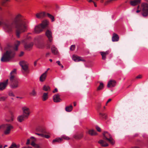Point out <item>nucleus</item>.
<instances>
[{
  "label": "nucleus",
  "mask_w": 148,
  "mask_h": 148,
  "mask_svg": "<svg viewBox=\"0 0 148 148\" xmlns=\"http://www.w3.org/2000/svg\"><path fill=\"white\" fill-rule=\"evenodd\" d=\"M61 138H62V139H63L66 140H69V137L65 136H62Z\"/></svg>",
  "instance_id": "nucleus-41"
},
{
  "label": "nucleus",
  "mask_w": 148,
  "mask_h": 148,
  "mask_svg": "<svg viewBox=\"0 0 148 148\" xmlns=\"http://www.w3.org/2000/svg\"><path fill=\"white\" fill-rule=\"evenodd\" d=\"M14 145L15 146H14V147H16V148H19L20 147V145H16V144H15L14 143Z\"/></svg>",
  "instance_id": "nucleus-51"
},
{
  "label": "nucleus",
  "mask_w": 148,
  "mask_h": 148,
  "mask_svg": "<svg viewBox=\"0 0 148 148\" xmlns=\"http://www.w3.org/2000/svg\"><path fill=\"white\" fill-rule=\"evenodd\" d=\"M50 87L49 86L46 85L44 86L43 88V90L45 91H47L48 90H50Z\"/></svg>",
  "instance_id": "nucleus-34"
},
{
  "label": "nucleus",
  "mask_w": 148,
  "mask_h": 148,
  "mask_svg": "<svg viewBox=\"0 0 148 148\" xmlns=\"http://www.w3.org/2000/svg\"><path fill=\"white\" fill-rule=\"evenodd\" d=\"M56 63H57V64L60 66L61 65V64H60V62L59 61H57Z\"/></svg>",
  "instance_id": "nucleus-54"
},
{
  "label": "nucleus",
  "mask_w": 148,
  "mask_h": 148,
  "mask_svg": "<svg viewBox=\"0 0 148 148\" xmlns=\"http://www.w3.org/2000/svg\"><path fill=\"white\" fill-rule=\"evenodd\" d=\"M75 45H72L71 46L70 48V50L72 51H73L75 49Z\"/></svg>",
  "instance_id": "nucleus-42"
},
{
  "label": "nucleus",
  "mask_w": 148,
  "mask_h": 148,
  "mask_svg": "<svg viewBox=\"0 0 148 148\" xmlns=\"http://www.w3.org/2000/svg\"><path fill=\"white\" fill-rule=\"evenodd\" d=\"M6 22V21H0V26L1 25H2L4 29L7 32V30L5 28V24H4V23Z\"/></svg>",
  "instance_id": "nucleus-38"
},
{
  "label": "nucleus",
  "mask_w": 148,
  "mask_h": 148,
  "mask_svg": "<svg viewBox=\"0 0 148 148\" xmlns=\"http://www.w3.org/2000/svg\"><path fill=\"white\" fill-rule=\"evenodd\" d=\"M35 134L38 136H41L42 137H43L44 134H42L41 133H36Z\"/></svg>",
  "instance_id": "nucleus-44"
},
{
  "label": "nucleus",
  "mask_w": 148,
  "mask_h": 148,
  "mask_svg": "<svg viewBox=\"0 0 148 148\" xmlns=\"http://www.w3.org/2000/svg\"><path fill=\"white\" fill-rule=\"evenodd\" d=\"M36 131L37 132L41 133L42 134L46 133L45 128L42 126H38L36 128Z\"/></svg>",
  "instance_id": "nucleus-11"
},
{
  "label": "nucleus",
  "mask_w": 148,
  "mask_h": 148,
  "mask_svg": "<svg viewBox=\"0 0 148 148\" xmlns=\"http://www.w3.org/2000/svg\"><path fill=\"white\" fill-rule=\"evenodd\" d=\"M83 136V135L82 134H75L73 135V137L74 138L76 139H79L82 138Z\"/></svg>",
  "instance_id": "nucleus-27"
},
{
  "label": "nucleus",
  "mask_w": 148,
  "mask_h": 148,
  "mask_svg": "<svg viewBox=\"0 0 148 148\" xmlns=\"http://www.w3.org/2000/svg\"><path fill=\"white\" fill-rule=\"evenodd\" d=\"M116 84V82L114 80H111L107 84L108 88H111L114 87Z\"/></svg>",
  "instance_id": "nucleus-15"
},
{
  "label": "nucleus",
  "mask_w": 148,
  "mask_h": 148,
  "mask_svg": "<svg viewBox=\"0 0 148 148\" xmlns=\"http://www.w3.org/2000/svg\"><path fill=\"white\" fill-rule=\"evenodd\" d=\"M73 108V106L72 105L70 106H66L65 108V110L67 112H70L72 111Z\"/></svg>",
  "instance_id": "nucleus-24"
},
{
  "label": "nucleus",
  "mask_w": 148,
  "mask_h": 148,
  "mask_svg": "<svg viewBox=\"0 0 148 148\" xmlns=\"http://www.w3.org/2000/svg\"><path fill=\"white\" fill-rule=\"evenodd\" d=\"M38 59L36 60L34 62V66H36V64H37V61H38Z\"/></svg>",
  "instance_id": "nucleus-55"
},
{
  "label": "nucleus",
  "mask_w": 148,
  "mask_h": 148,
  "mask_svg": "<svg viewBox=\"0 0 148 148\" xmlns=\"http://www.w3.org/2000/svg\"><path fill=\"white\" fill-rule=\"evenodd\" d=\"M16 69H14L10 73V77L13 76L14 77H16L14 75L16 73Z\"/></svg>",
  "instance_id": "nucleus-35"
},
{
  "label": "nucleus",
  "mask_w": 148,
  "mask_h": 148,
  "mask_svg": "<svg viewBox=\"0 0 148 148\" xmlns=\"http://www.w3.org/2000/svg\"><path fill=\"white\" fill-rule=\"evenodd\" d=\"M140 10H138L136 11V12L137 13H138L140 12Z\"/></svg>",
  "instance_id": "nucleus-62"
},
{
  "label": "nucleus",
  "mask_w": 148,
  "mask_h": 148,
  "mask_svg": "<svg viewBox=\"0 0 148 148\" xmlns=\"http://www.w3.org/2000/svg\"><path fill=\"white\" fill-rule=\"evenodd\" d=\"M24 53V52H23V51L21 52L20 54L19 55V56H23V55Z\"/></svg>",
  "instance_id": "nucleus-53"
},
{
  "label": "nucleus",
  "mask_w": 148,
  "mask_h": 148,
  "mask_svg": "<svg viewBox=\"0 0 148 148\" xmlns=\"http://www.w3.org/2000/svg\"><path fill=\"white\" fill-rule=\"evenodd\" d=\"M99 83L100 85L97 88V91L102 90L104 87V84L102 82H99Z\"/></svg>",
  "instance_id": "nucleus-29"
},
{
  "label": "nucleus",
  "mask_w": 148,
  "mask_h": 148,
  "mask_svg": "<svg viewBox=\"0 0 148 148\" xmlns=\"http://www.w3.org/2000/svg\"><path fill=\"white\" fill-rule=\"evenodd\" d=\"M96 129L99 132H100L101 131V129L98 126H96Z\"/></svg>",
  "instance_id": "nucleus-47"
},
{
  "label": "nucleus",
  "mask_w": 148,
  "mask_h": 148,
  "mask_svg": "<svg viewBox=\"0 0 148 148\" xmlns=\"http://www.w3.org/2000/svg\"><path fill=\"white\" fill-rule=\"evenodd\" d=\"M30 138L32 140H34L33 141H34L36 140V139L35 138L33 137V136H32L31 138Z\"/></svg>",
  "instance_id": "nucleus-56"
},
{
  "label": "nucleus",
  "mask_w": 148,
  "mask_h": 148,
  "mask_svg": "<svg viewBox=\"0 0 148 148\" xmlns=\"http://www.w3.org/2000/svg\"><path fill=\"white\" fill-rule=\"evenodd\" d=\"M58 92V89L57 88L55 89L53 91V92L54 93L57 92Z\"/></svg>",
  "instance_id": "nucleus-57"
},
{
  "label": "nucleus",
  "mask_w": 148,
  "mask_h": 148,
  "mask_svg": "<svg viewBox=\"0 0 148 148\" xmlns=\"http://www.w3.org/2000/svg\"><path fill=\"white\" fill-rule=\"evenodd\" d=\"M101 104L100 103H98L97 104V110L99 111L100 109L101 108Z\"/></svg>",
  "instance_id": "nucleus-40"
},
{
  "label": "nucleus",
  "mask_w": 148,
  "mask_h": 148,
  "mask_svg": "<svg viewBox=\"0 0 148 148\" xmlns=\"http://www.w3.org/2000/svg\"><path fill=\"white\" fill-rule=\"evenodd\" d=\"M50 54V53L49 52L47 53L46 54V57H48Z\"/></svg>",
  "instance_id": "nucleus-59"
},
{
  "label": "nucleus",
  "mask_w": 148,
  "mask_h": 148,
  "mask_svg": "<svg viewBox=\"0 0 148 148\" xmlns=\"http://www.w3.org/2000/svg\"><path fill=\"white\" fill-rule=\"evenodd\" d=\"M141 0H134L130 1V4L132 6H135L140 3Z\"/></svg>",
  "instance_id": "nucleus-16"
},
{
  "label": "nucleus",
  "mask_w": 148,
  "mask_h": 148,
  "mask_svg": "<svg viewBox=\"0 0 148 148\" xmlns=\"http://www.w3.org/2000/svg\"><path fill=\"white\" fill-rule=\"evenodd\" d=\"M60 95L59 94H57L53 96V100L54 102H60L61 100V99L60 97Z\"/></svg>",
  "instance_id": "nucleus-14"
},
{
  "label": "nucleus",
  "mask_w": 148,
  "mask_h": 148,
  "mask_svg": "<svg viewBox=\"0 0 148 148\" xmlns=\"http://www.w3.org/2000/svg\"><path fill=\"white\" fill-rule=\"evenodd\" d=\"M92 2L94 3V6L95 7H97V5L96 4V3H95V2H94V1H92Z\"/></svg>",
  "instance_id": "nucleus-61"
},
{
  "label": "nucleus",
  "mask_w": 148,
  "mask_h": 148,
  "mask_svg": "<svg viewBox=\"0 0 148 148\" xmlns=\"http://www.w3.org/2000/svg\"><path fill=\"white\" fill-rule=\"evenodd\" d=\"M141 9L142 11L143 15L144 16H147L148 15V4L146 3H142Z\"/></svg>",
  "instance_id": "nucleus-7"
},
{
  "label": "nucleus",
  "mask_w": 148,
  "mask_h": 148,
  "mask_svg": "<svg viewBox=\"0 0 148 148\" xmlns=\"http://www.w3.org/2000/svg\"><path fill=\"white\" fill-rule=\"evenodd\" d=\"M88 133L91 136H95L97 134V133L93 130H89L88 131Z\"/></svg>",
  "instance_id": "nucleus-30"
},
{
  "label": "nucleus",
  "mask_w": 148,
  "mask_h": 148,
  "mask_svg": "<svg viewBox=\"0 0 148 148\" xmlns=\"http://www.w3.org/2000/svg\"><path fill=\"white\" fill-rule=\"evenodd\" d=\"M30 95L33 96H35L36 95V92L34 89H33L29 93Z\"/></svg>",
  "instance_id": "nucleus-36"
},
{
  "label": "nucleus",
  "mask_w": 148,
  "mask_h": 148,
  "mask_svg": "<svg viewBox=\"0 0 148 148\" xmlns=\"http://www.w3.org/2000/svg\"><path fill=\"white\" fill-rule=\"evenodd\" d=\"M14 119V116L13 114H11V116H9L8 119H6V121L9 122H12Z\"/></svg>",
  "instance_id": "nucleus-31"
},
{
  "label": "nucleus",
  "mask_w": 148,
  "mask_h": 148,
  "mask_svg": "<svg viewBox=\"0 0 148 148\" xmlns=\"http://www.w3.org/2000/svg\"><path fill=\"white\" fill-rule=\"evenodd\" d=\"M20 64L22 67V72L24 73H28L29 72L28 66L26 62L25 61H22L20 62Z\"/></svg>",
  "instance_id": "nucleus-8"
},
{
  "label": "nucleus",
  "mask_w": 148,
  "mask_h": 148,
  "mask_svg": "<svg viewBox=\"0 0 148 148\" xmlns=\"http://www.w3.org/2000/svg\"><path fill=\"white\" fill-rule=\"evenodd\" d=\"M43 137H45L47 138H49L50 137V136L48 135L45 134H44Z\"/></svg>",
  "instance_id": "nucleus-48"
},
{
  "label": "nucleus",
  "mask_w": 148,
  "mask_h": 148,
  "mask_svg": "<svg viewBox=\"0 0 148 148\" xmlns=\"http://www.w3.org/2000/svg\"><path fill=\"white\" fill-rule=\"evenodd\" d=\"M10 86L11 88L13 89H16L18 87L19 82L16 77H14L13 76L10 77Z\"/></svg>",
  "instance_id": "nucleus-4"
},
{
  "label": "nucleus",
  "mask_w": 148,
  "mask_h": 148,
  "mask_svg": "<svg viewBox=\"0 0 148 148\" xmlns=\"http://www.w3.org/2000/svg\"><path fill=\"white\" fill-rule=\"evenodd\" d=\"M9 1V0H2V1L1 2V4L2 5H3L5 3L8 1Z\"/></svg>",
  "instance_id": "nucleus-46"
},
{
  "label": "nucleus",
  "mask_w": 148,
  "mask_h": 148,
  "mask_svg": "<svg viewBox=\"0 0 148 148\" xmlns=\"http://www.w3.org/2000/svg\"><path fill=\"white\" fill-rule=\"evenodd\" d=\"M103 139L104 140L109 142L110 143L113 145L114 143L113 139L111 136L107 132H105L103 133Z\"/></svg>",
  "instance_id": "nucleus-5"
},
{
  "label": "nucleus",
  "mask_w": 148,
  "mask_h": 148,
  "mask_svg": "<svg viewBox=\"0 0 148 148\" xmlns=\"http://www.w3.org/2000/svg\"><path fill=\"white\" fill-rule=\"evenodd\" d=\"M31 145L34 147V148H42L40 144H36L34 141H32L31 143Z\"/></svg>",
  "instance_id": "nucleus-26"
},
{
  "label": "nucleus",
  "mask_w": 148,
  "mask_h": 148,
  "mask_svg": "<svg viewBox=\"0 0 148 148\" xmlns=\"http://www.w3.org/2000/svg\"><path fill=\"white\" fill-rule=\"evenodd\" d=\"M8 79H7L3 82L0 83V90H4L7 86L8 83Z\"/></svg>",
  "instance_id": "nucleus-10"
},
{
  "label": "nucleus",
  "mask_w": 148,
  "mask_h": 148,
  "mask_svg": "<svg viewBox=\"0 0 148 148\" xmlns=\"http://www.w3.org/2000/svg\"><path fill=\"white\" fill-rule=\"evenodd\" d=\"M73 60L76 62L82 61L84 62L85 60L82 58L77 56L73 55L72 57Z\"/></svg>",
  "instance_id": "nucleus-13"
},
{
  "label": "nucleus",
  "mask_w": 148,
  "mask_h": 148,
  "mask_svg": "<svg viewBox=\"0 0 148 148\" xmlns=\"http://www.w3.org/2000/svg\"><path fill=\"white\" fill-rule=\"evenodd\" d=\"M30 144V140L29 139H28L27 140V142L26 143V144L27 145H29Z\"/></svg>",
  "instance_id": "nucleus-52"
},
{
  "label": "nucleus",
  "mask_w": 148,
  "mask_h": 148,
  "mask_svg": "<svg viewBox=\"0 0 148 148\" xmlns=\"http://www.w3.org/2000/svg\"><path fill=\"white\" fill-rule=\"evenodd\" d=\"M62 141V138H56L55 139L53 140L52 141V143H54L55 142H58L60 143Z\"/></svg>",
  "instance_id": "nucleus-32"
},
{
  "label": "nucleus",
  "mask_w": 148,
  "mask_h": 148,
  "mask_svg": "<svg viewBox=\"0 0 148 148\" xmlns=\"http://www.w3.org/2000/svg\"><path fill=\"white\" fill-rule=\"evenodd\" d=\"M22 148H32V147L29 146H28L27 147H24Z\"/></svg>",
  "instance_id": "nucleus-58"
},
{
  "label": "nucleus",
  "mask_w": 148,
  "mask_h": 148,
  "mask_svg": "<svg viewBox=\"0 0 148 148\" xmlns=\"http://www.w3.org/2000/svg\"><path fill=\"white\" fill-rule=\"evenodd\" d=\"M51 50L52 53L54 55H56L58 53V51L54 45H52L51 48Z\"/></svg>",
  "instance_id": "nucleus-23"
},
{
  "label": "nucleus",
  "mask_w": 148,
  "mask_h": 148,
  "mask_svg": "<svg viewBox=\"0 0 148 148\" xmlns=\"http://www.w3.org/2000/svg\"><path fill=\"white\" fill-rule=\"evenodd\" d=\"M23 115L25 116V118H28L30 114V110L27 107L24 106L22 108Z\"/></svg>",
  "instance_id": "nucleus-9"
},
{
  "label": "nucleus",
  "mask_w": 148,
  "mask_h": 148,
  "mask_svg": "<svg viewBox=\"0 0 148 148\" xmlns=\"http://www.w3.org/2000/svg\"><path fill=\"white\" fill-rule=\"evenodd\" d=\"M25 116L23 115L19 116L17 118V119L18 121L19 122H22L25 119H26Z\"/></svg>",
  "instance_id": "nucleus-25"
},
{
  "label": "nucleus",
  "mask_w": 148,
  "mask_h": 148,
  "mask_svg": "<svg viewBox=\"0 0 148 148\" xmlns=\"http://www.w3.org/2000/svg\"><path fill=\"white\" fill-rule=\"evenodd\" d=\"M99 114L100 115V118H101L102 119H106L107 116L106 114L102 113L101 112H99Z\"/></svg>",
  "instance_id": "nucleus-33"
},
{
  "label": "nucleus",
  "mask_w": 148,
  "mask_h": 148,
  "mask_svg": "<svg viewBox=\"0 0 148 148\" xmlns=\"http://www.w3.org/2000/svg\"><path fill=\"white\" fill-rule=\"evenodd\" d=\"M45 34L48 38L49 41L51 42L52 40V32L50 30H47L46 31Z\"/></svg>",
  "instance_id": "nucleus-12"
},
{
  "label": "nucleus",
  "mask_w": 148,
  "mask_h": 148,
  "mask_svg": "<svg viewBox=\"0 0 148 148\" xmlns=\"http://www.w3.org/2000/svg\"><path fill=\"white\" fill-rule=\"evenodd\" d=\"M76 104L75 102L74 103V106H76Z\"/></svg>",
  "instance_id": "nucleus-63"
},
{
  "label": "nucleus",
  "mask_w": 148,
  "mask_h": 148,
  "mask_svg": "<svg viewBox=\"0 0 148 148\" xmlns=\"http://www.w3.org/2000/svg\"><path fill=\"white\" fill-rule=\"evenodd\" d=\"M33 46V43L32 42H31L30 43H27L25 44L24 47L26 49L29 50L31 48H32Z\"/></svg>",
  "instance_id": "nucleus-17"
},
{
  "label": "nucleus",
  "mask_w": 148,
  "mask_h": 148,
  "mask_svg": "<svg viewBox=\"0 0 148 148\" xmlns=\"http://www.w3.org/2000/svg\"><path fill=\"white\" fill-rule=\"evenodd\" d=\"M98 143L103 147H106L108 146V144L105 141L102 140H99Z\"/></svg>",
  "instance_id": "nucleus-21"
},
{
  "label": "nucleus",
  "mask_w": 148,
  "mask_h": 148,
  "mask_svg": "<svg viewBox=\"0 0 148 148\" xmlns=\"http://www.w3.org/2000/svg\"><path fill=\"white\" fill-rule=\"evenodd\" d=\"M60 66L62 68H63V67H64L62 65V64H61V65Z\"/></svg>",
  "instance_id": "nucleus-64"
},
{
  "label": "nucleus",
  "mask_w": 148,
  "mask_h": 148,
  "mask_svg": "<svg viewBox=\"0 0 148 148\" xmlns=\"http://www.w3.org/2000/svg\"><path fill=\"white\" fill-rule=\"evenodd\" d=\"M21 42L18 41H17L15 43L13 47V49H9L6 51L3 55L1 58L2 62H7L12 59L14 56L15 54L14 51L18 50V47L20 44Z\"/></svg>",
  "instance_id": "nucleus-2"
},
{
  "label": "nucleus",
  "mask_w": 148,
  "mask_h": 148,
  "mask_svg": "<svg viewBox=\"0 0 148 148\" xmlns=\"http://www.w3.org/2000/svg\"><path fill=\"white\" fill-rule=\"evenodd\" d=\"M9 95L10 96L14 97L15 96L13 92L12 91H10L9 92Z\"/></svg>",
  "instance_id": "nucleus-43"
},
{
  "label": "nucleus",
  "mask_w": 148,
  "mask_h": 148,
  "mask_svg": "<svg viewBox=\"0 0 148 148\" xmlns=\"http://www.w3.org/2000/svg\"><path fill=\"white\" fill-rule=\"evenodd\" d=\"M46 15L51 19L52 21H54V17L53 16L49 13L46 14Z\"/></svg>",
  "instance_id": "nucleus-37"
},
{
  "label": "nucleus",
  "mask_w": 148,
  "mask_h": 148,
  "mask_svg": "<svg viewBox=\"0 0 148 148\" xmlns=\"http://www.w3.org/2000/svg\"><path fill=\"white\" fill-rule=\"evenodd\" d=\"M100 53L102 56V59L105 60L106 59V56L109 53V51H107L106 52H101Z\"/></svg>",
  "instance_id": "nucleus-22"
},
{
  "label": "nucleus",
  "mask_w": 148,
  "mask_h": 148,
  "mask_svg": "<svg viewBox=\"0 0 148 148\" xmlns=\"http://www.w3.org/2000/svg\"><path fill=\"white\" fill-rule=\"evenodd\" d=\"M119 37L118 35L115 33L113 34V36L112 38V40L113 42L118 41L119 40Z\"/></svg>",
  "instance_id": "nucleus-19"
},
{
  "label": "nucleus",
  "mask_w": 148,
  "mask_h": 148,
  "mask_svg": "<svg viewBox=\"0 0 148 148\" xmlns=\"http://www.w3.org/2000/svg\"><path fill=\"white\" fill-rule=\"evenodd\" d=\"M48 24V21H45L41 23L36 26L34 28V33L36 34H39L42 32L44 29L47 27Z\"/></svg>",
  "instance_id": "nucleus-3"
},
{
  "label": "nucleus",
  "mask_w": 148,
  "mask_h": 148,
  "mask_svg": "<svg viewBox=\"0 0 148 148\" xmlns=\"http://www.w3.org/2000/svg\"><path fill=\"white\" fill-rule=\"evenodd\" d=\"M46 16V14L45 12H43L39 13H37L36 14V17L38 18H41Z\"/></svg>",
  "instance_id": "nucleus-20"
},
{
  "label": "nucleus",
  "mask_w": 148,
  "mask_h": 148,
  "mask_svg": "<svg viewBox=\"0 0 148 148\" xmlns=\"http://www.w3.org/2000/svg\"><path fill=\"white\" fill-rule=\"evenodd\" d=\"M15 146L14 145V143H12L11 146L9 148H14Z\"/></svg>",
  "instance_id": "nucleus-50"
},
{
  "label": "nucleus",
  "mask_w": 148,
  "mask_h": 148,
  "mask_svg": "<svg viewBox=\"0 0 148 148\" xmlns=\"http://www.w3.org/2000/svg\"><path fill=\"white\" fill-rule=\"evenodd\" d=\"M47 71H46L40 76V81L42 82L45 80L47 76Z\"/></svg>",
  "instance_id": "nucleus-18"
},
{
  "label": "nucleus",
  "mask_w": 148,
  "mask_h": 148,
  "mask_svg": "<svg viewBox=\"0 0 148 148\" xmlns=\"http://www.w3.org/2000/svg\"><path fill=\"white\" fill-rule=\"evenodd\" d=\"M4 24L5 28L7 30V32L9 33L12 32L13 29L15 27V35L18 38H20L21 33L25 32L27 30L25 19L19 14L16 16L13 21H6Z\"/></svg>",
  "instance_id": "nucleus-1"
},
{
  "label": "nucleus",
  "mask_w": 148,
  "mask_h": 148,
  "mask_svg": "<svg viewBox=\"0 0 148 148\" xmlns=\"http://www.w3.org/2000/svg\"><path fill=\"white\" fill-rule=\"evenodd\" d=\"M48 98V93L44 92L42 96V100L43 101H45Z\"/></svg>",
  "instance_id": "nucleus-28"
},
{
  "label": "nucleus",
  "mask_w": 148,
  "mask_h": 148,
  "mask_svg": "<svg viewBox=\"0 0 148 148\" xmlns=\"http://www.w3.org/2000/svg\"><path fill=\"white\" fill-rule=\"evenodd\" d=\"M142 77V75H139L136 77V79H140Z\"/></svg>",
  "instance_id": "nucleus-49"
},
{
  "label": "nucleus",
  "mask_w": 148,
  "mask_h": 148,
  "mask_svg": "<svg viewBox=\"0 0 148 148\" xmlns=\"http://www.w3.org/2000/svg\"><path fill=\"white\" fill-rule=\"evenodd\" d=\"M112 99H109L106 102V103H108L109 102L111 101Z\"/></svg>",
  "instance_id": "nucleus-60"
},
{
  "label": "nucleus",
  "mask_w": 148,
  "mask_h": 148,
  "mask_svg": "<svg viewBox=\"0 0 148 148\" xmlns=\"http://www.w3.org/2000/svg\"><path fill=\"white\" fill-rule=\"evenodd\" d=\"M7 98V97L3 96H0V101H4Z\"/></svg>",
  "instance_id": "nucleus-39"
},
{
  "label": "nucleus",
  "mask_w": 148,
  "mask_h": 148,
  "mask_svg": "<svg viewBox=\"0 0 148 148\" xmlns=\"http://www.w3.org/2000/svg\"><path fill=\"white\" fill-rule=\"evenodd\" d=\"M114 1V0H108V1H106V2H105V3H104V5H106L107 4H108V3H109L111 2L112 1Z\"/></svg>",
  "instance_id": "nucleus-45"
},
{
  "label": "nucleus",
  "mask_w": 148,
  "mask_h": 148,
  "mask_svg": "<svg viewBox=\"0 0 148 148\" xmlns=\"http://www.w3.org/2000/svg\"><path fill=\"white\" fill-rule=\"evenodd\" d=\"M2 128L5 131L4 133L5 134H9L11 130L13 128V126L10 124H3L2 125Z\"/></svg>",
  "instance_id": "nucleus-6"
}]
</instances>
